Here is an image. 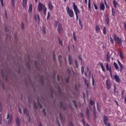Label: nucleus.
<instances>
[{
  "instance_id": "51",
  "label": "nucleus",
  "mask_w": 126,
  "mask_h": 126,
  "mask_svg": "<svg viewBox=\"0 0 126 126\" xmlns=\"http://www.w3.org/2000/svg\"><path fill=\"white\" fill-rule=\"evenodd\" d=\"M69 126H73V124L72 123V122H70L69 123Z\"/></svg>"
},
{
  "instance_id": "46",
  "label": "nucleus",
  "mask_w": 126,
  "mask_h": 126,
  "mask_svg": "<svg viewBox=\"0 0 126 126\" xmlns=\"http://www.w3.org/2000/svg\"><path fill=\"white\" fill-rule=\"evenodd\" d=\"M82 123H83V125L84 126H85V120H84V119H82Z\"/></svg>"
},
{
  "instance_id": "28",
  "label": "nucleus",
  "mask_w": 126,
  "mask_h": 126,
  "mask_svg": "<svg viewBox=\"0 0 126 126\" xmlns=\"http://www.w3.org/2000/svg\"><path fill=\"white\" fill-rule=\"evenodd\" d=\"M88 8L89 9H91V1L90 0H89Z\"/></svg>"
},
{
  "instance_id": "11",
  "label": "nucleus",
  "mask_w": 126,
  "mask_h": 126,
  "mask_svg": "<svg viewBox=\"0 0 126 126\" xmlns=\"http://www.w3.org/2000/svg\"><path fill=\"white\" fill-rule=\"evenodd\" d=\"M63 31V26L62 24H59L58 26V32L61 34L62 33V32Z\"/></svg>"
},
{
  "instance_id": "41",
  "label": "nucleus",
  "mask_w": 126,
  "mask_h": 126,
  "mask_svg": "<svg viewBox=\"0 0 126 126\" xmlns=\"http://www.w3.org/2000/svg\"><path fill=\"white\" fill-rule=\"evenodd\" d=\"M110 42L111 44H114V40H113V38H112V37L110 36Z\"/></svg>"
},
{
  "instance_id": "59",
  "label": "nucleus",
  "mask_w": 126,
  "mask_h": 126,
  "mask_svg": "<svg viewBox=\"0 0 126 126\" xmlns=\"http://www.w3.org/2000/svg\"><path fill=\"white\" fill-rule=\"evenodd\" d=\"M5 17L7 18V13H6V12H5Z\"/></svg>"
},
{
  "instance_id": "43",
  "label": "nucleus",
  "mask_w": 126,
  "mask_h": 126,
  "mask_svg": "<svg viewBox=\"0 0 126 126\" xmlns=\"http://www.w3.org/2000/svg\"><path fill=\"white\" fill-rule=\"evenodd\" d=\"M59 62L62 63V56L60 55L59 56Z\"/></svg>"
},
{
  "instance_id": "1",
  "label": "nucleus",
  "mask_w": 126,
  "mask_h": 126,
  "mask_svg": "<svg viewBox=\"0 0 126 126\" xmlns=\"http://www.w3.org/2000/svg\"><path fill=\"white\" fill-rule=\"evenodd\" d=\"M43 10V13L44 15H46L47 12V7L45 5H43V3L39 2L38 5V11H42Z\"/></svg>"
},
{
  "instance_id": "4",
  "label": "nucleus",
  "mask_w": 126,
  "mask_h": 126,
  "mask_svg": "<svg viewBox=\"0 0 126 126\" xmlns=\"http://www.w3.org/2000/svg\"><path fill=\"white\" fill-rule=\"evenodd\" d=\"M67 13L68 15H69V17L71 18H72V17H74V14L73 13V10H71V9L69 8V7L67 6L66 8Z\"/></svg>"
},
{
  "instance_id": "45",
  "label": "nucleus",
  "mask_w": 126,
  "mask_h": 126,
  "mask_svg": "<svg viewBox=\"0 0 126 126\" xmlns=\"http://www.w3.org/2000/svg\"><path fill=\"white\" fill-rule=\"evenodd\" d=\"M21 27V29H24V24H23V23H22Z\"/></svg>"
},
{
  "instance_id": "27",
  "label": "nucleus",
  "mask_w": 126,
  "mask_h": 126,
  "mask_svg": "<svg viewBox=\"0 0 126 126\" xmlns=\"http://www.w3.org/2000/svg\"><path fill=\"white\" fill-rule=\"evenodd\" d=\"M119 66L120 67V72H122L123 71V69H124V65H123L122 64H120V65H119Z\"/></svg>"
},
{
  "instance_id": "60",
  "label": "nucleus",
  "mask_w": 126,
  "mask_h": 126,
  "mask_svg": "<svg viewBox=\"0 0 126 126\" xmlns=\"http://www.w3.org/2000/svg\"><path fill=\"white\" fill-rule=\"evenodd\" d=\"M104 4L106 5V6H107V5H108V4H107V2H106V0H104Z\"/></svg>"
},
{
  "instance_id": "3",
  "label": "nucleus",
  "mask_w": 126,
  "mask_h": 126,
  "mask_svg": "<svg viewBox=\"0 0 126 126\" xmlns=\"http://www.w3.org/2000/svg\"><path fill=\"white\" fill-rule=\"evenodd\" d=\"M73 8L74 11L75 13L76 20H78V13H79L80 12V11H79V9H78V8H77V6L76 5V4H75V2H73Z\"/></svg>"
},
{
  "instance_id": "61",
  "label": "nucleus",
  "mask_w": 126,
  "mask_h": 126,
  "mask_svg": "<svg viewBox=\"0 0 126 126\" xmlns=\"http://www.w3.org/2000/svg\"><path fill=\"white\" fill-rule=\"evenodd\" d=\"M124 27L125 28V30H126V22L124 23Z\"/></svg>"
},
{
  "instance_id": "37",
  "label": "nucleus",
  "mask_w": 126,
  "mask_h": 126,
  "mask_svg": "<svg viewBox=\"0 0 126 126\" xmlns=\"http://www.w3.org/2000/svg\"><path fill=\"white\" fill-rule=\"evenodd\" d=\"M92 84L93 86H94V84H95V81L94 80V77L93 76H92Z\"/></svg>"
},
{
  "instance_id": "63",
  "label": "nucleus",
  "mask_w": 126,
  "mask_h": 126,
  "mask_svg": "<svg viewBox=\"0 0 126 126\" xmlns=\"http://www.w3.org/2000/svg\"><path fill=\"white\" fill-rule=\"evenodd\" d=\"M118 64L119 65H120V64H122V63H121V62H120L119 60H118Z\"/></svg>"
},
{
  "instance_id": "7",
  "label": "nucleus",
  "mask_w": 126,
  "mask_h": 126,
  "mask_svg": "<svg viewBox=\"0 0 126 126\" xmlns=\"http://www.w3.org/2000/svg\"><path fill=\"white\" fill-rule=\"evenodd\" d=\"M108 117H107V116H104L103 122H104V125L107 126H111L110 123L108 124Z\"/></svg>"
},
{
  "instance_id": "55",
  "label": "nucleus",
  "mask_w": 126,
  "mask_h": 126,
  "mask_svg": "<svg viewBox=\"0 0 126 126\" xmlns=\"http://www.w3.org/2000/svg\"><path fill=\"white\" fill-rule=\"evenodd\" d=\"M75 89L76 91H78V88L77 87V85L75 86Z\"/></svg>"
},
{
  "instance_id": "40",
  "label": "nucleus",
  "mask_w": 126,
  "mask_h": 126,
  "mask_svg": "<svg viewBox=\"0 0 126 126\" xmlns=\"http://www.w3.org/2000/svg\"><path fill=\"white\" fill-rule=\"evenodd\" d=\"M81 71H82V74H83L84 73V67L82 66L81 67Z\"/></svg>"
},
{
  "instance_id": "52",
  "label": "nucleus",
  "mask_w": 126,
  "mask_h": 126,
  "mask_svg": "<svg viewBox=\"0 0 126 126\" xmlns=\"http://www.w3.org/2000/svg\"><path fill=\"white\" fill-rule=\"evenodd\" d=\"M106 21L107 24H109V18H107L106 19Z\"/></svg>"
},
{
  "instance_id": "20",
  "label": "nucleus",
  "mask_w": 126,
  "mask_h": 126,
  "mask_svg": "<svg viewBox=\"0 0 126 126\" xmlns=\"http://www.w3.org/2000/svg\"><path fill=\"white\" fill-rule=\"evenodd\" d=\"M34 19L36 20V21H39L40 17L39 16V14L35 15Z\"/></svg>"
},
{
  "instance_id": "25",
  "label": "nucleus",
  "mask_w": 126,
  "mask_h": 126,
  "mask_svg": "<svg viewBox=\"0 0 126 126\" xmlns=\"http://www.w3.org/2000/svg\"><path fill=\"white\" fill-rule=\"evenodd\" d=\"M103 33L104 35H106L107 34V28L106 27H104L103 29Z\"/></svg>"
},
{
  "instance_id": "57",
  "label": "nucleus",
  "mask_w": 126,
  "mask_h": 126,
  "mask_svg": "<svg viewBox=\"0 0 126 126\" xmlns=\"http://www.w3.org/2000/svg\"><path fill=\"white\" fill-rule=\"evenodd\" d=\"M80 116H81V117L82 118H84V115L83 113H81L80 114Z\"/></svg>"
},
{
  "instance_id": "5",
  "label": "nucleus",
  "mask_w": 126,
  "mask_h": 126,
  "mask_svg": "<svg viewBox=\"0 0 126 126\" xmlns=\"http://www.w3.org/2000/svg\"><path fill=\"white\" fill-rule=\"evenodd\" d=\"M7 124L10 126L12 123V115L11 114H8L7 115Z\"/></svg>"
},
{
  "instance_id": "8",
  "label": "nucleus",
  "mask_w": 126,
  "mask_h": 126,
  "mask_svg": "<svg viewBox=\"0 0 126 126\" xmlns=\"http://www.w3.org/2000/svg\"><path fill=\"white\" fill-rule=\"evenodd\" d=\"M15 123H16V125L17 126H20L21 124H20V119H19V118L18 117H16V119H15Z\"/></svg>"
},
{
  "instance_id": "13",
  "label": "nucleus",
  "mask_w": 126,
  "mask_h": 126,
  "mask_svg": "<svg viewBox=\"0 0 126 126\" xmlns=\"http://www.w3.org/2000/svg\"><path fill=\"white\" fill-rule=\"evenodd\" d=\"M48 7L50 10H53V9H54V6L53 5V4H52V2H49Z\"/></svg>"
},
{
  "instance_id": "26",
  "label": "nucleus",
  "mask_w": 126,
  "mask_h": 126,
  "mask_svg": "<svg viewBox=\"0 0 126 126\" xmlns=\"http://www.w3.org/2000/svg\"><path fill=\"white\" fill-rule=\"evenodd\" d=\"M73 39H74L75 42H76V40H77L76 35L75 34V32H73Z\"/></svg>"
},
{
  "instance_id": "23",
  "label": "nucleus",
  "mask_w": 126,
  "mask_h": 126,
  "mask_svg": "<svg viewBox=\"0 0 126 126\" xmlns=\"http://www.w3.org/2000/svg\"><path fill=\"white\" fill-rule=\"evenodd\" d=\"M99 65L101 66V69H102V71H103V72H105V67H104V65L103 64V63L100 62Z\"/></svg>"
},
{
  "instance_id": "22",
  "label": "nucleus",
  "mask_w": 126,
  "mask_h": 126,
  "mask_svg": "<svg viewBox=\"0 0 126 126\" xmlns=\"http://www.w3.org/2000/svg\"><path fill=\"white\" fill-rule=\"evenodd\" d=\"M84 82H85V85H86L87 88H89V83L88 82V81H87V80L86 78L84 79Z\"/></svg>"
},
{
  "instance_id": "48",
  "label": "nucleus",
  "mask_w": 126,
  "mask_h": 126,
  "mask_svg": "<svg viewBox=\"0 0 126 126\" xmlns=\"http://www.w3.org/2000/svg\"><path fill=\"white\" fill-rule=\"evenodd\" d=\"M33 106L35 109H37L38 106H37V104L36 103H34Z\"/></svg>"
},
{
  "instance_id": "36",
  "label": "nucleus",
  "mask_w": 126,
  "mask_h": 126,
  "mask_svg": "<svg viewBox=\"0 0 126 126\" xmlns=\"http://www.w3.org/2000/svg\"><path fill=\"white\" fill-rule=\"evenodd\" d=\"M29 11H30V12H31V11H32V4H31L30 5Z\"/></svg>"
},
{
  "instance_id": "16",
  "label": "nucleus",
  "mask_w": 126,
  "mask_h": 126,
  "mask_svg": "<svg viewBox=\"0 0 126 126\" xmlns=\"http://www.w3.org/2000/svg\"><path fill=\"white\" fill-rule=\"evenodd\" d=\"M113 4L114 5V8H117V5H118V1L117 0H113Z\"/></svg>"
},
{
  "instance_id": "44",
  "label": "nucleus",
  "mask_w": 126,
  "mask_h": 126,
  "mask_svg": "<svg viewBox=\"0 0 126 126\" xmlns=\"http://www.w3.org/2000/svg\"><path fill=\"white\" fill-rule=\"evenodd\" d=\"M2 77H3V78L5 79V80H6V79H7V77L6 76V75H5L4 76V75H2Z\"/></svg>"
},
{
  "instance_id": "31",
  "label": "nucleus",
  "mask_w": 126,
  "mask_h": 126,
  "mask_svg": "<svg viewBox=\"0 0 126 126\" xmlns=\"http://www.w3.org/2000/svg\"><path fill=\"white\" fill-rule=\"evenodd\" d=\"M90 104L91 106H92L95 104V102H94L93 100H90Z\"/></svg>"
},
{
  "instance_id": "9",
  "label": "nucleus",
  "mask_w": 126,
  "mask_h": 126,
  "mask_svg": "<svg viewBox=\"0 0 126 126\" xmlns=\"http://www.w3.org/2000/svg\"><path fill=\"white\" fill-rule=\"evenodd\" d=\"M114 78H115L116 82H118V83H120V82H121V79L120 78L119 76H118V75H115Z\"/></svg>"
},
{
  "instance_id": "2",
  "label": "nucleus",
  "mask_w": 126,
  "mask_h": 126,
  "mask_svg": "<svg viewBox=\"0 0 126 126\" xmlns=\"http://www.w3.org/2000/svg\"><path fill=\"white\" fill-rule=\"evenodd\" d=\"M112 36L115 43L118 44L119 46H122V44L123 43L122 38H120V37L117 36V34H113Z\"/></svg>"
},
{
  "instance_id": "34",
  "label": "nucleus",
  "mask_w": 126,
  "mask_h": 126,
  "mask_svg": "<svg viewBox=\"0 0 126 126\" xmlns=\"http://www.w3.org/2000/svg\"><path fill=\"white\" fill-rule=\"evenodd\" d=\"M125 94V90L122 91V99H124L125 97L124 96V94Z\"/></svg>"
},
{
  "instance_id": "47",
  "label": "nucleus",
  "mask_w": 126,
  "mask_h": 126,
  "mask_svg": "<svg viewBox=\"0 0 126 126\" xmlns=\"http://www.w3.org/2000/svg\"><path fill=\"white\" fill-rule=\"evenodd\" d=\"M42 32L43 33V34H45L46 33V30L45 29V28H43Z\"/></svg>"
},
{
  "instance_id": "56",
  "label": "nucleus",
  "mask_w": 126,
  "mask_h": 126,
  "mask_svg": "<svg viewBox=\"0 0 126 126\" xmlns=\"http://www.w3.org/2000/svg\"><path fill=\"white\" fill-rule=\"evenodd\" d=\"M79 60H80L81 63H82V58H81V56H79Z\"/></svg>"
},
{
  "instance_id": "21",
  "label": "nucleus",
  "mask_w": 126,
  "mask_h": 126,
  "mask_svg": "<svg viewBox=\"0 0 126 126\" xmlns=\"http://www.w3.org/2000/svg\"><path fill=\"white\" fill-rule=\"evenodd\" d=\"M90 111H89V108H87V111H86V114H87V116L89 119H90Z\"/></svg>"
},
{
  "instance_id": "29",
  "label": "nucleus",
  "mask_w": 126,
  "mask_h": 126,
  "mask_svg": "<svg viewBox=\"0 0 126 126\" xmlns=\"http://www.w3.org/2000/svg\"><path fill=\"white\" fill-rule=\"evenodd\" d=\"M69 77H70V76L69 75L65 79V81L66 82V83H68V82H69Z\"/></svg>"
},
{
  "instance_id": "10",
  "label": "nucleus",
  "mask_w": 126,
  "mask_h": 126,
  "mask_svg": "<svg viewBox=\"0 0 126 126\" xmlns=\"http://www.w3.org/2000/svg\"><path fill=\"white\" fill-rule=\"evenodd\" d=\"M105 67L106 68V70H107V71H109L110 72V73L111 74L112 73V68H111V67H109V63H106Z\"/></svg>"
},
{
  "instance_id": "17",
  "label": "nucleus",
  "mask_w": 126,
  "mask_h": 126,
  "mask_svg": "<svg viewBox=\"0 0 126 126\" xmlns=\"http://www.w3.org/2000/svg\"><path fill=\"white\" fill-rule=\"evenodd\" d=\"M100 10H105V4L104 3H101L100 5Z\"/></svg>"
},
{
  "instance_id": "24",
  "label": "nucleus",
  "mask_w": 126,
  "mask_h": 126,
  "mask_svg": "<svg viewBox=\"0 0 126 126\" xmlns=\"http://www.w3.org/2000/svg\"><path fill=\"white\" fill-rule=\"evenodd\" d=\"M114 66L115 68L116 69V70H118V69H119V65H118V64H117V63H116V62H114L113 63Z\"/></svg>"
},
{
  "instance_id": "58",
  "label": "nucleus",
  "mask_w": 126,
  "mask_h": 126,
  "mask_svg": "<svg viewBox=\"0 0 126 126\" xmlns=\"http://www.w3.org/2000/svg\"><path fill=\"white\" fill-rule=\"evenodd\" d=\"M19 113H20V114H21L22 113V111L21 109H20V108H19Z\"/></svg>"
},
{
  "instance_id": "12",
  "label": "nucleus",
  "mask_w": 126,
  "mask_h": 126,
  "mask_svg": "<svg viewBox=\"0 0 126 126\" xmlns=\"http://www.w3.org/2000/svg\"><path fill=\"white\" fill-rule=\"evenodd\" d=\"M110 57H111V56H110V52H107V54H106V62H107V63H110Z\"/></svg>"
},
{
  "instance_id": "39",
  "label": "nucleus",
  "mask_w": 126,
  "mask_h": 126,
  "mask_svg": "<svg viewBox=\"0 0 126 126\" xmlns=\"http://www.w3.org/2000/svg\"><path fill=\"white\" fill-rule=\"evenodd\" d=\"M75 64L76 65V67H78V63H77V61H75Z\"/></svg>"
},
{
  "instance_id": "50",
  "label": "nucleus",
  "mask_w": 126,
  "mask_h": 126,
  "mask_svg": "<svg viewBox=\"0 0 126 126\" xmlns=\"http://www.w3.org/2000/svg\"><path fill=\"white\" fill-rule=\"evenodd\" d=\"M37 105L38 106V107H39L40 108V109H42V105H41V104H40V103H38L37 104Z\"/></svg>"
},
{
  "instance_id": "42",
  "label": "nucleus",
  "mask_w": 126,
  "mask_h": 126,
  "mask_svg": "<svg viewBox=\"0 0 126 126\" xmlns=\"http://www.w3.org/2000/svg\"><path fill=\"white\" fill-rule=\"evenodd\" d=\"M59 43L60 45H61V46H63V41L61 40L60 39H59Z\"/></svg>"
},
{
  "instance_id": "15",
  "label": "nucleus",
  "mask_w": 126,
  "mask_h": 126,
  "mask_svg": "<svg viewBox=\"0 0 126 126\" xmlns=\"http://www.w3.org/2000/svg\"><path fill=\"white\" fill-rule=\"evenodd\" d=\"M27 6V0H23V6L24 8H26Z\"/></svg>"
},
{
  "instance_id": "35",
  "label": "nucleus",
  "mask_w": 126,
  "mask_h": 126,
  "mask_svg": "<svg viewBox=\"0 0 126 126\" xmlns=\"http://www.w3.org/2000/svg\"><path fill=\"white\" fill-rule=\"evenodd\" d=\"M94 118H96V110L95 109V105H94Z\"/></svg>"
},
{
  "instance_id": "6",
  "label": "nucleus",
  "mask_w": 126,
  "mask_h": 126,
  "mask_svg": "<svg viewBox=\"0 0 126 126\" xmlns=\"http://www.w3.org/2000/svg\"><path fill=\"white\" fill-rule=\"evenodd\" d=\"M106 88L107 89H111V87H112V83L111 82V80L109 79H107L105 82Z\"/></svg>"
},
{
  "instance_id": "33",
  "label": "nucleus",
  "mask_w": 126,
  "mask_h": 126,
  "mask_svg": "<svg viewBox=\"0 0 126 126\" xmlns=\"http://www.w3.org/2000/svg\"><path fill=\"white\" fill-rule=\"evenodd\" d=\"M120 57L122 60H124V56L123 55V53L120 52Z\"/></svg>"
},
{
  "instance_id": "53",
  "label": "nucleus",
  "mask_w": 126,
  "mask_h": 126,
  "mask_svg": "<svg viewBox=\"0 0 126 126\" xmlns=\"http://www.w3.org/2000/svg\"><path fill=\"white\" fill-rule=\"evenodd\" d=\"M0 0L1 6L3 7V0Z\"/></svg>"
},
{
  "instance_id": "14",
  "label": "nucleus",
  "mask_w": 126,
  "mask_h": 126,
  "mask_svg": "<svg viewBox=\"0 0 126 126\" xmlns=\"http://www.w3.org/2000/svg\"><path fill=\"white\" fill-rule=\"evenodd\" d=\"M24 114H25V115L27 116V118H28L29 119H30V116H29V114L27 113V109L25 108L24 109Z\"/></svg>"
},
{
  "instance_id": "54",
  "label": "nucleus",
  "mask_w": 126,
  "mask_h": 126,
  "mask_svg": "<svg viewBox=\"0 0 126 126\" xmlns=\"http://www.w3.org/2000/svg\"><path fill=\"white\" fill-rule=\"evenodd\" d=\"M47 19H49V18H50V12H48V15H47Z\"/></svg>"
},
{
  "instance_id": "19",
  "label": "nucleus",
  "mask_w": 126,
  "mask_h": 126,
  "mask_svg": "<svg viewBox=\"0 0 126 126\" xmlns=\"http://www.w3.org/2000/svg\"><path fill=\"white\" fill-rule=\"evenodd\" d=\"M95 31L96 33H99L100 31V26L98 25H96L95 26Z\"/></svg>"
},
{
  "instance_id": "64",
  "label": "nucleus",
  "mask_w": 126,
  "mask_h": 126,
  "mask_svg": "<svg viewBox=\"0 0 126 126\" xmlns=\"http://www.w3.org/2000/svg\"><path fill=\"white\" fill-rule=\"evenodd\" d=\"M85 75L86 77H87V72H85Z\"/></svg>"
},
{
  "instance_id": "38",
  "label": "nucleus",
  "mask_w": 126,
  "mask_h": 126,
  "mask_svg": "<svg viewBox=\"0 0 126 126\" xmlns=\"http://www.w3.org/2000/svg\"><path fill=\"white\" fill-rule=\"evenodd\" d=\"M94 9L96 10H97V9H98V5H97V4H95V3H94Z\"/></svg>"
},
{
  "instance_id": "32",
  "label": "nucleus",
  "mask_w": 126,
  "mask_h": 126,
  "mask_svg": "<svg viewBox=\"0 0 126 126\" xmlns=\"http://www.w3.org/2000/svg\"><path fill=\"white\" fill-rule=\"evenodd\" d=\"M72 102H73L75 108H77V104H76V101L73 100Z\"/></svg>"
},
{
  "instance_id": "30",
  "label": "nucleus",
  "mask_w": 126,
  "mask_h": 126,
  "mask_svg": "<svg viewBox=\"0 0 126 126\" xmlns=\"http://www.w3.org/2000/svg\"><path fill=\"white\" fill-rule=\"evenodd\" d=\"M79 25H80L82 29H83V25H82V23H81V21L80 20V19L79 20Z\"/></svg>"
},
{
  "instance_id": "18",
  "label": "nucleus",
  "mask_w": 126,
  "mask_h": 126,
  "mask_svg": "<svg viewBox=\"0 0 126 126\" xmlns=\"http://www.w3.org/2000/svg\"><path fill=\"white\" fill-rule=\"evenodd\" d=\"M68 62L70 65L72 64V59H71V56L70 55H68Z\"/></svg>"
},
{
  "instance_id": "62",
  "label": "nucleus",
  "mask_w": 126,
  "mask_h": 126,
  "mask_svg": "<svg viewBox=\"0 0 126 126\" xmlns=\"http://www.w3.org/2000/svg\"><path fill=\"white\" fill-rule=\"evenodd\" d=\"M43 113H44L45 116H46V112H45V109H43Z\"/></svg>"
},
{
  "instance_id": "49",
  "label": "nucleus",
  "mask_w": 126,
  "mask_h": 126,
  "mask_svg": "<svg viewBox=\"0 0 126 126\" xmlns=\"http://www.w3.org/2000/svg\"><path fill=\"white\" fill-rule=\"evenodd\" d=\"M97 109L98 112H100V107L98 105V103H97Z\"/></svg>"
}]
</instances>
